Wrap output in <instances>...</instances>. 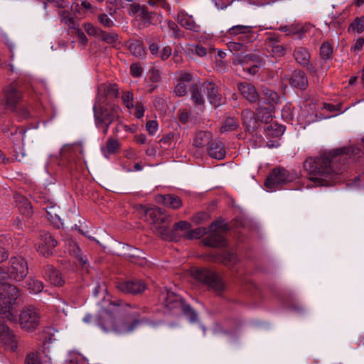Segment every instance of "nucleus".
I'll return each mask as SVG.
<instances>
[{
	"instance_id": "23",
	"label": "nucleus",
	"mask_w": 364,
	"mask_h": 364,
	"mask_svg": "<svg viewBox=\"0 0 364 364\" xmlns=\"http://www.w3.org/2000/svg\"><path fill=\"white\" fill-rule=\"evenodd\" d=\"M0 294L4 298H7L9 299V306H11V304L14 303L15 301L19 297L20 291L16 286L5 283L3 284L1 287Z\"/></svg>"
},
{
	"instance_id": "64",
	"label": "nucleus",
	"mask_w": 364,
	"mask_h": 364,
	"mask_svg": "<svg viewBox=\"0 0 364 364\" xmlns=\"http://www.w3.org/2000/svg\"><path fill=\"white\" fill-rule=\"evenodd\" d=\"M135 109H136V112H135L136 117L138 119L141 118L144 116V112H145V108H144V105H142V103L139 102H136L135 105Z\"/></svg>"
},
{
	"instance_id": "8",
	"label": "nucleus",
	"mask_w": 364,
	"mask_h": 364,
	"mask_svg": "<svg viewBox=\"0 0 364 364\" xmlns=\"http://www.w3.org/2000/svg\"><path fill=\"white\" fill-rule=\"evenodd\" d=\"M40 321V316L37 309L33 306L24 308L19 316V323L21 328L31 331L36 328Z\"/></svg>"
},
{
	"instance_id": "16",
	"label": "nucleus",
	"mask_w": 364,
	"mask_h": 364,
	"mask_svg": "<svg viewBox=\"0 0 364 364\" xmlns=\"http://www.w3.org/2000/svg\"><path fill=\"white\" fill-rule=\"evenodd\" d=\"M264 101H259L258 108L256 109V117L257 120L262 123L268 124L273 119V113L274 112V106L272 104L264 106Z\"/></svg>"
},
{
	"instance_id": "27",
	"label": "nucleus",
	"mask_w": 364,
	"mask_h": 364,
	"mask_svg": "<svg viewBox=\"0 0 364 364\" xmlns=\"http://www.w3.org/2000/svg\"><path fill=\"white\" fill-rule=\"evenodd\" d=\"M212 138L213 136L210 132L199 131L195 135L193 145L198 149L204 148L213 141Z\"/></svg>"
},
{
	"instance_id": "17",
	"label": "nucleus",
	"mask_w": 364,
	"mask_h": 364,
	"mask_svg": "<svg viewBox=\"0 0 364 364\" xmlns=\"http://www.w3.org/2000/svg\"><path fill=\"white\" fill-rule=\"evenodd\" d=\"M164 304L167 309L173 312L181 311L185 305L183 299L180 296L170 291H167Z\"/></svg>"
},
{
	"instance_id": "40",
	"label": "nucleus",
	"mask_w": 364,
	"mask_h": 364,
	"mask_svg": "<svg viewBox=\"0 0 364 364\" xmlns=\"http://www.w3.org/2000/svg\"><path fill=\"white\" fill-rule=\"evenodd\" d=\"M252 26H248V29L243 31V34H240L236 39L238 42L244 43V46H246L247 43L252 42L256 36L255 33L252 30Z\"/></svg>"
},
{
	"instance_id": "15",
	"label": "nucleus",
	"mask_w": 364,
	"mask_h": 364,
	"mask_svg": "<svg viewBox=\"0 0 364 364\" xmlns=\"http://www.w3.org/2000/svg\"><path fill=\"white\" fill-rule=\"evenodd\" d=\"M207 90V95L210 104L215 107L220 106L225 102V99L219 93L218 87L213 82H206L203 85Z\"/></svg>"
},
{
	"instance_id": "31",
	"label": "nucleus",
	"mask_w": 364,
	"mask_h": 364,
	"mask_svg": "<svg viewBox=\"0 0 364 364\" xmlns=\"http://www.w3.org/2000/svg\"><path fill=\"white\" fill-rule=\"evenodd\" d=\"M99 93L109 100L117 98L119 95L118 88L115 84H102L99 87Z\"/></svg>"
},
{
	"instance_id": "29",
	"label": "nucleus",
	"mask_w": 364,
	"mask_h": 364,
	"mask_svg": "<svg viewBox=\"0 0 364 364\" xmlns=\"http://www.w3.org/2000/svg\"><path fill=\"white\" fill-rule=\"evenodd\" d=\"M242 118L243 125L249 131L253 130L257 124L256 113L250 109H246L242 112Z\"/></svg>"
},
{
	"instance_id": "34",
	"label": "nucleus",
	"mask_w": 364,
	"mask_h": 364,
	"mask_svg": "<svg viewBox=\"0 0 364 364\" xmlns=\"http://www.w3.org/2000/svg\"><path fill=\"white\" fill-rule=\"evenodd\" d=\"M191 100L196 105H203L205 102L204 97L201 95V87L198 83H194L190 87Z\"/></svg>"
},
{
	"instance_id": "60",
	"label": "nucleus",
	"mask_w": 364,
	"mask_h": 364,
	"mask_svg": "<svg viewBox=\"0 0 364 364\" xmlns=\"http://www.w3.org/2000/svg\"><path fill=\"white\" fill-rule=\"evenodd\" d=\"M146 127L150 134H154L158 129V123L155 120H150L147 122Z\"/></svg>"
},
{
	"instance_id": "9",
	"label": "nucleus",
	"mask_w": 364,
	"mask_h": 364,
	"mask_svg": "<svg viewBox=\"0 0 364 364\" xmlns=\"http://www.w3.org/2000/svg\"><path fill=\"white\" fill-rule=\"evenodd\" d=\"M128 14L136 18H139L141 21L140 23L144 27H149L151 24L156 15L154 12L149 11L146 6L140 5L136 3L130 4L128 9Z\"/></svg>"
},
{
	"instance_id": "28",
	"label": "nucleus",
	"mask_w": 364,
	"mask_h": 364,
	"mask_svg": "<svg viewBox=\"0 0 364 364\" xmlns=\"http://www.w3.org/2000/svg\"><path fill=\"white\" fill-rule=\"evenodd\" d=\"M159 198L161 199L160 201L168 208L176 210L182 206L181 199L174 194L160 195Z\"/></svg>"
},
{
	"instance_id": "18",
	"label": "nucleus",
	"mask_w": 364,
	"mask_h": 364,
	"mask_svg": "<svg viewBox=\"0 0 364 364\" xmlns=\"http://www.w3.org/2000/svg\"><path fill=\"white\" fill-rule=\"evenodd\" d=\"M294 57L296 61L301 65L307 67V68L313 73L316 72L314 67L310 63L311 55L306 48L301 46L295 48Z\"/></svg>"
},
{
	"instance_id": "47",
	"label": "nucleus",
	"mask_w": 364,
	"mask_h": 364,
	"mask_svg": "<svg viewBox=\"0 0 364 364\" xmlns=\"http://www.w3.org/2000/svg\"><path fill=\"white\" fill-rule=\"evenodd\" d=\"M122 99L124 104L128 109L133 108L134 107L133 104L134 95L132 92L129 91L124 92Z\"/></svg>"
},
{
	"instance_id": "46",
	"label": "nucleus",
	"mask_w": 364,
	"mask_h": 364,
	"mask_svg": "<svg viewBox=\"0 0 364 364\" xmlns=\"http://www.w3.org/2000/svg\"><path fill=\"white\" fill-rule=\"evenodd\" d=\"M99 22L105 28H112L114 26V21L106 14H100L97 16Z\"/></svg>"
},
{
	"instance_id": "4",
	"label": "nucleus",
	"mask_w": 364,
	"mask_h": 364,
	"mask_svg": "<svg viewBox=\"0 0 364 364\" xmlns=\"http://www.w3.org/2000/svg\"><path fill=\"white\" fill-rule=\"evenodd\" d=\"M297 175L283 167H276L269 173L264 181V186L270 191H275L284 185L293 181Z\"/></svg>"
},
{
	"instance_id": "2",
	"label": "nucleus",
	"mask_w": 364,
	"mask_h": 364,
	"mask_svg": "<svg viewBox=\"0 0 364 364\" xmlns=\"http://www.w3.org/2000/svg\"><path fill=\"white\" fill-rule=\"evenodd\" d=\"M334 149L314 158L309 157L304 162V168L309 175V179L317 186H326L330 184L329 178L333 174L341 172V166L348 160L346 154Z\"/></svg>"
},
{
	"instance_id": "21",
	"label": "nucleus",
	"mask_w": 364,
	"mask_h": 364,
	"mask_svg": "<svg viewBox=\"0 0 364 364\" xmlns=\"http://www.w3.org/2000/svg\"><path fill=\"white\" fill-rule=\"evenodd\" d=\"M145 214L154 224H164L168 219L166 210L161 208H147L145 210Z\"/></svg>"
},
{
	"instance_id": "56",
	"label": "nucleus",
	"mask_w": 364,
	"mask_h": 364,
	"mask_svg": "<svg viewBox=\"0 0 364 364\" xmlns=\"http://www.w3.org/2000/svg\"><path fill=\"white\" fill-rule=\"evenodd\" d=\"M12 314L10 313V306L0 307V323H4V318L11 319Z\"/></svg>"
},
{
	"instance_id": "44",
	"label": "nucleus",
	"mask_w": 364,
	"mask_h": 364,
	"mask_svg": "<svg viewBox=\"0 0 364 364\" xmlns=\"http://www.w3.org/2000/svg\"><path fill=\"white\" fill-rule=\"evenodd\" d=\"M248 29V26L236 25L230 28L227 32L226 36L230 38H237L240 34H243V31Z\"/></svg>"
},
{
	"instance_id": "30",
	"label": "nucleus",
	"mask_w": 364,
	"mask_h": 364,
	"mask_svg": "<svg viewBox=\"0 0 364 364\" xmlns=\"http://www.w3.org/2000/svg\"><path fill=\"white\" fill-rule=\"evenodd\" d=\"M237 63L242 66L247 65L251 63H259V65H264V59L259 55L255 53H250L246 55H240L237 58Z\"/></svg>"
},
{
	"instance_id": "32",
	"label": "nucleus",
	"mask_w": 364,
	"mask_h": 364,
	"mask_svg": "<svg viewBox=\"0 0 364 364\" xmlns=\"http://www.w3.org/2000/svg\"><path fill=\"white\" fill-rule=\"evenodd\" d=\"M128 49L136 58H144L146 55V50L139 41L132 40L128 42Z\"/></svg>"
},
{
	"instance_id": "22",
	"label": "nucleus",
	"mask_w": 364,
	"mask_h": 364,
	"mask_svg": "<svg viewBox=\"0 0 364 364\" xmlns=\"http://www.w3.org/2000/svg\"><path fill=\"white\" fill-rule=\"evenodd\" d=\"M207 152L210 157L222 160L226 155V151L223 142L220 141H213L207 148Z\"/></svg>"
},
{
	"instance_id": "33",
	"label": "nucleus",
	"mask_w": 364,
	"mask_h": 364,
	"mask_svg": "<svg viewBox=\"0 0 364 364\" xmlns=\"http://www.w3.org/2000/svg\"><path fill=\"white\" fill-rule=\"evenodd\" d=\"M177 21L186 29L194 31H197L198 26L192 18V16H187L183 13L178 14L177 16Z\"/></svg>"
},
{
	"instance_id": "25",
	"label": "nucleus",
	"mask_w": 364,
	"mask_h": 364,
	"mask_svg": "<svg viewBox=\"0 0 364 364\" xmlns=\"http://www.w3.org/2000/svg\"><path fill=\"white\" fill-rule=\"evenodd\" d=\"M218 225L217 222L212 223L208 228L199 227L194 230H189L184 234V237L187 240L199 239L213 231L214 228Z\"/></svg>"
},
{
	"instance_id": "49",
	"label": "nucleus",
	"mask_w": 364,
	"mask_h": 364,
	"mask_svg": "<svg viewBox=\"0 0 364 364\" xmlns=\"http://www.w3.org/2000/svg\"><path fill=\"white\" fill-rule=\"evenodd\" d=\"M157 234H159L163 239H171L173 235V232L170 231L166 226H161L157 228Z\"/></svg>"
},
{
	"instance_id": "59",
	"label": "nucleus",
	"mask_w": 364,
	"mask_h": 364,
	"mask_svg": "<svg viewBox=\"0 0 364 364\" xmlns=\"http://www.w3.org/2000/svg\"><path fill=\"white\" fill-rule=\"evenodd\" d=\"M149 80L152 82H158L161 80V72L154 68H152L150 70Z\"/></svg>"
},
{
	"instance_id": "6",
	"label": "nucleus",
	"mask_w": 364,
	"mask_h": 364,
	"mask_svg": "<svg viewBox=\"0 0 364 364\" xmlns=\"http://www.w3.org/2000/svg\"><path fill=\"white\" fill-rule=\"evenodd\" d=\"M23 89L18 82H12L4 90L3 103L5 107L12 112H16L18 103L23 99Z\"/></svg>"
},
{
	"instance_id": "51",
	"label": "nucleus",
	"mask_w": 364,
	"mask_h": 364,
	"mask_svg": "<svg viewBox=\"0 0 364 364\" xmlns=\"http://www.w3.org/2000/svg\"><path fill=\"white\" fill-rule=\"evenodd\" d=\"M191 227V225L190 223L185 221V220H181V221L174 224L172 232H174L175 231H177V230H180V231L189 230Z\"/></svg>"
},
{
	"instance_id": "37",
	"label": "nucleus",
	"mask_w": 364,
	"mask_h": 364,
	"mask_svg": "<svg viewBox=\"0 0 364 364\" xmlns=\"http://www.w3.org/2000/svg\"><path fill=\"white\" fill-rule=\"evenodd\" d=\"M26 287L32 294H38L41 292L43 289L42 282L31 277H29L26 282Z\"/></svg>"
},
{
	"instance_id": "5",
	"label": "nucleus",
	"mask_w": 364,
	"mask_h": 364,
	"mask_svg": "<svg viewBox=\"0 0 364 364\" xmlns=\"http://www.w3.org/2000/svg\"><path fill=\"white\" fill-rule=\"evenodd\" d=\"M193 277L215 292L220 294L225 289V284L219 275L210 269L201 268L192 272Z\"/></svg>"
},
{
	"instance_id": "35",
	"label": "nucleus",
	"mask_w": 364,
	"mask_h": 364,
	"mask_svg": "<svg viewBox=\"0 0 364 364\" xmlns=\"http://www.w3.org/2000/svg\"><path fill=\"white\" fill-rule=\"evenodd\" d=\"M262 94L264 97V100L267 101V105H274L280 103L279 95L275 91L269 89V87H262Z\"/></svg>"
},
{
	"instance_id": "12",
	"label": "nucleus",
	"mask_w": 364,
	"mask_h": 364,
	"mask_svg": "<svg viewBox=\"0 0 364 364\" xmlns=\"http://www.w3.org/2000/svg\"><path fill=\"white\" fill-rule=\"evenodd\" d=\"M0 342L7 350L14 351L17 348L16 336L4 323H0Z\"/></svg>"
},
{
	"instance_id": "48",
	"label": "nucleus",
	"mask_w": 364,
	"mask_h": 364,
	"mask_svg": "<svg viewBox=\"0 0 364 364\" xmlns=\"http://www.w3.org/2000/svg\"><path fill=\"white\" fill-rule=\"evenodd\" d=\"M167 26L168 31L171 32V36L173 38L180 37V29L176 23L172 21H167Z\"/></svg>"
},
{
	"instance_id": "62",
	"label": "nucleus",
	"mask_w": 364,
	"mask_h": 364,
	"mask_svg": "<svg viewBox=\"0 0 364 364\" xmlns=\"http://www.w3.org/2000/svg\"><path fill=\"white\" fill-rule=\"evenodd\" d=\"M173 138V134H168L166 136L161 138L159 141L161 146L164 149H167L171 146V141Z\"/></svg>"
},
{
	"instance_id": "3",
	"label": "nucleus",
	"mask_w": 364,
	"mask_h": 364,
	"mask_svg": "<svg viewBox=\"0 0 364 364\" xmlns=\"http://www.w3.org/2000/svg\"><path fill=\"white\" fill-rule=\"evenodd\" d=\"M95 123L103 134H107L109 125L119 117V107L109 105L105 100L99 99L93 107Z\"/></svg>"
},
{
	"instance_id": "58",
	"label": "nucleus",
	"mask_w": 364,
	"mask_h": 364,
	"mask_svg": "<svg viewBox=\"0 0 364 364\" xmlns=\"http://www.w3.org/2000/svg\"><path fill=\"white\" fill-rule=\"evenodd\" d=\"M172 53V49L169 46H166L159 52L158 56L163 60L168 59Z\"/></svg>"
},
{
	"instance_id": "24",
	"label": "nucleus",
	"mask_w": 364,
	"mask_h": 364,
	"mask_svg": "<svg viewBox=\"0 0 364 364\" xmlns=\"http://www.w3.org/2000/svg\"><path fill=\"white\" fill-rule=\"evenodd\" d=\"M218 225L214 228L213 230H215V228ZM212 233L204 238L203 240V243L205 246L213 247H224L226 244L225 237L220 233L215 232L214 231L211 232Z\"/></svg>"
},
{
	"instance_id": "43",
	"label": "nucleus",
	"mask_w": 364,
	"mask_h": 364,
	"mask_svg": "<svg viewBox=\"0 0 364 364\" xmlns=\"http://www.w3.org/2000/svg\"><path fill=\"white\" fill-rule=\"evenodd\" d=\"M238 127L237 120L233 117H228L220 127L221 132H229L234 131Z\"/></svg>"
},
{
	"instance_id": "57",
	"label": "nucleus",
	"mask_w": 364,
	"mask_h": 364,
	"mask_svg": "<svg viewBox=\"0 0 364 364\" xmlns=\"http://www.w3.org/2000/svg\"><path fill=\"white\" fill-rule=\"evenodd\" d=\"M264 65H259V63H252L250 66L245 65L243 67V70L247 72V73L255 75L257 73L259 68H261Z\"/></svg>"
},
{
	"instance_id": "10",
	"label": "nucleus",
	"mask_w": 364,
	"mask_h": 364,
	"mask_svg": "<svg viewBox=\"0 0 364 364\" xmlns=\"http://www.w3.org/2000/svg\"><path fill=\"white\" fill-rule=\"evenodd\" d=\"M117 287L123 293L136 295L144 291L146 284L141 279H130L118 282Z\"/></svg>"
},
{
	"instance_id": "36",
	"label": "nucleus",
	"mask_w": 364,
	"mask_h": 364,
	"mask_svg": "<svg viewBox=\"0 0 364 364\" xmlns=\"http://www.w3.org/2000/svg\"><path fill=\"white\" fill-rule=\"evenodd\" d=\"M119 143L118 140L109 138L104 147H102V151L104 155L107 157L109 154H114L119 149Z\"/></svg>"
},
{
	"instance_id": "54",
	"label": "nucleus",
	"mask_w": 364,
	"mask_h": 364,
	"mask_svg": "<svg viewBox=\"0 0 364 364\" xmlns=\"http://www.w3.org/2000/svg\"><path fill=\"white\" fill-rule=\"evenodd\" d=\"M62 21L68 26L70 29H77L73 18L70 16L68 12H63Z\"/></svg>"
},
{
	"instance_id": "45",
	"label": "nucleus",
	"mask_w": 364,
	"mask_h": 364,
	"mask_svg": "<svg viewBox=\"0 0 364 364\" xmlns=\"http://www.w3.org/2000/svg\"><path fill=\"white\" fill-rule=\"evenodd\" d=\"M181 311L183 314L186 316L190 321L195 322L197 321L198 315L196 312L191 307L189 304H185L183 308Z\"/></svg>"
},
{
	"instance_id": "41",
	"label": "nucleus",
	"mask_w": 364,
	"mask_h": 364,
	"mask_svg": "<svg viewBox=\"0 0 364 364\" xmlns=\"http://www.w3.org/2000/svg\"><path fill=\"white\" fill-rule=\"evenodd\" d=\"M349 31L360 33L364 31V16L356 17L350 24Z\"/></svg>"
},
{
	"instance_id": "53",
	"label": "nucleus",
	"mask_w": 364,
	"mask_h": 364,
	"mask_svg": "<svg viewBox=\"0 0 364 364\" xmlns=\"http://www.w3.org/2000/svg\"><path fill=\"white\" fill-rule=\"evenodd\" d=\"M228 47L230 51H242L245 49L246 46L238 41H230L228 43Z\"/></svg>"
},
{
	"instance_id": "61",
	"label": "nucleus",
	"mask_w": 364,
	"mask_h": 364,
	"mask_svg": "<svg viewBox=\"0 0 364 364\" xmlns=\"http://www.w3.org/2000/svg\"><path fill=\"white\" fill-rule=\"evenodd\" d=\"M100 28H95L93 26L91 23H85V30L87 32V33L90 36H96L98 34V31H100Z\"/></svg>"
},
{
	"instance_id": "50",
	"label": "nucleus",
	"mask_w": 364,
	"mask_h": 364,
	"mask_svg": "<svg viewBox=\"0 0 364 364\" xmlns=\"http://www.w3.org/2000/svg\"><path fill=\"white\" fill-rule=\"evenodd\" d=\"M130 73L134 77H139L143 73V68L140 63H135L130 65Z\"/></svg>"
},
{
	"instance_id": "1",
	"label": "nucleus",
	"mask_w": 364,
	"mask_h": 364,
	"mask_svg": "<svg viewBox=\"0 0 364 364\" xmlns=\"http://www.w3.org/2000/svg\"><path fill=\"white\" fill-rule=\"evenodd\" d=\"M139 309L136 306L120 300L114 301L110 302L109 309L100 312L97 324L105 332L126 334L146 321L145 318H139Z\"/></svg>"
},
{
	"instance_id": "7",
	"label": "nucleus",
	"mask_w": 364,
	"mask_h": 364,
	"mask_svg": "<svg viewBox=\"0 0 364 364\" xmlns=\"http://www.w3.org/2000/svg\"><path fill=\"white\" fill-rule=\"evenodd\" d=\"M28 273V266L24 258L17 256L10 259L7 274L11 279L21 282L27 276Z\"/></svg>"
},
{
	"instance_id": "55",
	"label": "nucleus",
	"mask_w": 364,
	"mask_h": 364,
	"mask_svg": "<svg viewBox=\"0 0 364 364\" xmlns=\"http://www.w3.org/2000/svg\"><path fill=\"white\" fill-rule=\"evenodd\" d=\"M364 46V38L360 37L358 39L355 40L350 50L355 53H359L362 50L363 47Z\"/></svg>"
},
{
	"instance_id": "38",
	"label": "nucleus",
	"mask_w": 364,
	"mask_h": 364,
	"mask_svg": "<svg viewBox=\"0 0 364 364\" xmlns=\"http://www.w3.org/2000/svg\"><path fill=\"white\" fill-rule=\"evenodd\" d=\"M18 208L21 214L30 216L32 213V206L31 202L25 197H20L18 201Z\"/></svg>"
},
{
	"instance_id": "13",
	"label": "nucleus",
	"mask_w": 364,
	"mask_h": 364,
	"mask_svg": "<svg viewBox=\"0 0 364 364\" xmlns=\"http://www.w3.org/2000/svg\"><path fill=\"white\" fill-rule=\"evenodd\" d=\"M41 274L46 281L54 286L61 287L64 284L61 274L50 264L43 266Z\"/></svg>"
},
{
	"instance_id": "63",
	"label": "nucleus",
	"mask_w": 364,
	"mask_h": 364,
	"mask_svg": "<svg viewBox=\"0 0 364 364\" xmlns=\"http://www.w3.org/2000/svg\"><path fill=\"white\" fill-rule=\"evenodd\" d=\"M26 364H42L37 355L30 353L26 358Z\"/></svg>"
},
{
	"instance_id": "52",
	"label": "nucleus",
	"mask_w": 364,
	"mask_h": 364,
	"mask_svg": "<svg viewBox=\"0 0 364 364\" xmlns=\"http://www.w3.org/2000/svg\"><path fill=\"white\" fill-rule=\"evenodd\" d=\"M174 92L176 96H185L187 94V85L183 82H178L175 87Z\"/></svg>"
},
{
	"instance_id": "42",
	"label": "nucleus",
	"mask_w": 364,
	"mask_h": 364,
	"mask_svg": "<svg viewBox=\"0 0 364 364\" xmlns=\"http://www.w3.org/2000/svg\"><path fill=\"white\" fill-rule=\"evenodd\" d=\"M97 32L98 34L97 37L100 38L107 43H114L118 41V35L114 32L107 33L101 28Z\"/></svg>"
},
{
	"instance_id": "19",
	"label": "nucleus",
	"mask_w": 364,
	"mask_h": 364,
	"mask_svg": "<svg viewBox=\"0 0 364 364\" xmlns=\"http://www.w3.org/2000/svg\"><path fill=\"white\" fill-rule=\"evenodd\" d=\"M289 84L297 89L305 90L308 87V79L305 73L295 70L288 78Z\"/></svg>"
},
{
	"instance_id": "39",
	"label": "nucleus",
	"mask_w": 364,
	"mask_h": 364,
	"mask_svg": "<svg viewBox=\"0 0 364 364\" xmlns=\"http://www.w3.org/2000/svg\"><path fill=\"white\" fill-rule=\"evenodd\" d=\"M333 54V45L328 41L324 42L320 47V56L322 60L332 59Z\"/></svg>"
},
{
	"instance_id": "26",
	"label": "nucleus",
	"mask_w": 364,
	"mask_h": 364,
	"mask_svg": "<svg viewBox=\"0 0 364 364\" xmlns=\"http://www.w3.org/2000/svg\"><path fill=\"white\" fill-rule=\"evenodd\" d=\"M362 146L363 149L358 146H344L341 148L340 151L346 154L347 159H353V160L364 159V137L362 139Z\"/></svg>"
},
{
	"instance_id": "11",
	"label": "nucleus",
	"mask_w": 364,
	"mask_h": 364,
	"mask_svg": "<svg viewBox=\"0 0 364 364\" xmlns=\"http://www.w3.org/2000/svg\"><path fill=\"white\" fill-rule=\"evenodd\" d=\"M57 245L58 242L51 234L45 232L41 235L38 252L43 257H48L53 254V250Z\"/></svg>"
},
{
	"instance_id": "14",
	"label": "nucleus",
	"mask_w": 364,
	"mask_h": 364,
	"mask_svg": "<svg viewBox=\"0 0 364 364\" xmlns=\"http://www.w3.org/2000/svg\"><path fill=\"white\" fill-rule=\"evenodd\" d=\"M280 42L279 36L276 33H270L264 40V46L266 50L269 53H272L278 56H283L285 55L286 51L284 48L279 45Z\"/></svg>"
},
{
	"instance_id": "20",
	"label": "nucleus",
	"mask_w": 364,
	"mask_h": 364,
	"mask_svg": "<svg viewBox=\"0 0 364 364\" xmlns=\"http://www.w3.org/2000/svg\"><path fill=\"white\" fill-rule=\"evenodd\" d=\"M237 87L241 95L250 102L255 103L259 100V95L254 85L247 82H240Z\"/></svg>"
}]
</instances>
